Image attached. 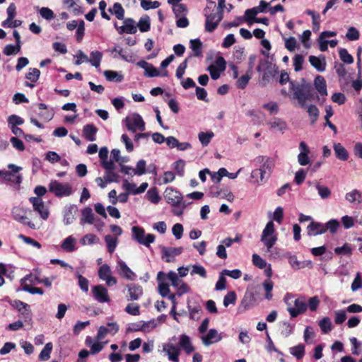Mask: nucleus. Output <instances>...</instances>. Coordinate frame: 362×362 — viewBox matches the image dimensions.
<instances>
[{"label": "nucleus", "mask_w": 362, "mask_h": 362, "mask_svg": "<svg viewBox=\"0 0 362 362\" xmlns=\"http://www.w3.org/2000/svg\"><path fill=\"white\" fill-rule=\"evenodd\" d=\"M289 88L293 92L292 95H289L285 89H282L281 93L283 95L296 99L300 107H305L306 101L310 100L313 97L311 85L306 83L304 79L302 80L300 83L297 81H291L289 83Z\"/></svg>", "instance_id": "nucleus-1"}, {"label": "nucleus", "mask_w": 362, "mask_h": 362, "mask_svg": "<svg viewBox=\"0 0 362 362\" xmlns=\"http://www.w3.org/2000/svg\"><path fill=\"white\" fill-rule=\"evenodd\" d=\"M164 198L166 202L173 206L172 212L174 215L180 216L185 209L190 203L183 200L182 194L173 187H168L164 192Z\"/></svg>", "instance_id": "nucleus-2"}, {"label": "nucleus", "mask_w": 362, "mask_h": 362, "mask_svg": "<svg viewBox=\"0 0 362 362\" xmlns=\"http://www.w3.org/2000/svg\"><path fill=\"white\" fill-rule=\"evenodd\" d=\"M294 296L291 293H287L284 297V301L287 305V310L291 317H296L307 310V303L305 297L300 296L296 298L293 302Z\"/></svg>", "instance_id": "nucleus-3"}, {"label": "nucleus", "mask_w": 362, "mask_h": 362, "mask_svg": "<svg viewBox=\"0 0 362 362\" xmlns=\"http://www.w3.org/2000/svg\"><path fill=\"white\" fill-rule=\"evenodd\" d=\"M215 11V2L208 1L206 8L204 10V14L206 17L205 30L209 33L213 32L223 19V14L218 13Z\"/></svg>", "instance_id": "nucleus-4"}, {"label": "nucleus", "mask_w": 362, "mask_h": 362, "mask_svg": "<svg viewBox=\"0 0 362 362\" xmlns=\"http://www.w3.org/2000/svg\"><path fill=\"white\" fill-rule=\"evenodd\" d=\"M132 238L138 243L143 245L147 247L155 241L156 237L154 235L148 233L146 234L143 228L139 226H133L132 228Z\"/></svg>", "instance_id": "nucleus-5"}, {"label": "nucleus", "mask_w": 362, "mask_h": 362, "mask_svg": "<svg viewBox=\"0 0 362 362\" xmlns=\"http://www.w3.org/2000/svg\"><path fill=\"white\" fill-rule=\"evenodd\" d=\"M127 129L133 133L137 130L143 132L145 130V122L141 116L138 113H133L128 115L124 119Z\"/></svg>", "instance_id": "nucleus-6"}, {"label": "nucleus", "mask_w": 362, "mask_h": 362, "mask_svg": "<svg viewBox=\"0 0 362 362\" xmlns=\"http://www.w3.org/2000/svg\"><path fill=\"white\" fill-rule=\"evenodd\" d=\"M8 168L10 169L11 171L0 170V177L6 181L20 185L22 182L23 177L18 172L22 169V168L14 164H8Z\"/></svg>", "instance_id": "nucleus-7"}, {"label": "nucleus", "mask_w": 362, "mask_h": 362, "mask_svg": "<svg viewBox=\"0 0 362 362\" xmlns=\"http://www.w3.org/2000/svg\"><path fill=\"white\" fill-rule=\"evenodd\" d=\"M49 191L57 197H67L72 194V189L69 183H62L57 180L50 182Z\"/></svg>", "instance_id": "nucleus-8"}, {"label": "nucleus", "mask_w": 362, "mask_h": 362, "mask_svg": "<svg viewBox=\"0 0 362 362\" xmlns=\"http://www.w3.org/2000/svg\"><path fill=\"white\" fill-rule=\"evenodd\" d=\"M11 214L15 221L19 222L21 224L26 225L32 229L35 228V225L29 221L28 218L27 217L26 209L20 206H14L12 209Z\"/></svg>", "instance_id": "nucleus-9"}, {"label": "nucleus", "mask_w": 362, "mask_h": 362, "mask_svg": "<svg viewBox=\"0 0 362 362\" xmlns=\"http://www.w3.org/2000/svg\"><path fill=\"white\" fill-rule=\"evenodd\" d=\"M29 201L33 205V210L39 214L41 218L47 220L49 212L42 199L40 197H30Z\"/></svg>", "instance_id": "nucleus-10"}, {"label": "nucleus", "mask_w": 362, "mask_h": 362, "mask_svg": "<svg viewBox=\"0 0 362 362\" xmlns=\"http://www.w3.org/2000/svg\"><path fill=\"white\" fill-rule=\"evenodd\" d=\"M98 276L101 280L105 281L108 286L116 285L117 283L116 278L112 276L111 269L107 264L99 268Z\"/></svg>", "instance_id": "nucleus-11"}, {"label": "nucleus", "mask_w": 362, "mask_h": 362, "mask_svg": "<svg viewBox=\"0 0 362 362\" xmlns=\"http://www.w3.org/2000/svg\"><path fill=\"white\" fill-rule=\"evenodd\" d=\"M93 296L100 303H109L110 299L107 289L103 285H96L91 288Z\"/></svg>", "instance_id": "nucleus-12"}, {"label": "nucleus", "mask_w": 362, "mask_h": 362, "mask_svg": "<svg viewBox=\"0 0 362 362\" xmlns=\"http://www.w3.org/2000/svg\"><path fill=\"white\" fill-rule=\"evenodd\" d=\"M107 325L108 327L105 326H100L99 327L96 335V340L98 341L103 339L108 334L115 335L118 332L119 325L117 324V322H108Z\"/></svg>", "instance_id": "nucleus-13"}, {"label": "nucleus", "mask_w": 362, "mask_h": 362, "mask_svg": "<svg viewBox=\"0 0 362 362\" xmlns=\"http://www.w3.org/2000/svg\"><path fill=\"white\" fill-rule=\"evenodd\" d=\"M222 338L221 334L218 333L216 329H210L206 334L200 337L203 344L206 346L220 341Z\"/></svg>", "instance_id": "nucleus-14"}, {"label": "nucleus", "mask_w": 362, "mask_h": 362, "mask_svg": "<svg viewBox=\"0 0 362 362\" xmlns=\"http://www.w3.org/2000/svg\"><path fill=\"white\" fill-rule=\"evenodd\" d=\"M160 248L161 250V257L166 262H173L174 260V257L180 255L183 251V248L182 247H168L165 246H160Z\"/></svg>", "instance_id": "nucleus-15"}, {"label": "nucleus", "mask_w": 362, "mask_h": 362, "mask_svg": "<svg viewBox=\"0 0 362 362\" xmlns=\"http://www.w3.org/2000/svg\"><path fill=\"white\" fill-rule=\"evenodd\" d=\"M116 269L120 276L128 280L133 281L136 278L135 273L122 259L117 260Z\"/></svg>", "instance_id": "nucleus-16"}, {"label": "nucleus", "mask_w": 362, "mask_h": 362, "mask_svg": "<svg viewBox=\"0 0 362 362\" xmlns=\"http://www.w3.org/2000/svg\"><path fill=\"white\" fill-rule=\"evenodd\" d=\"M255 297L252 292H246L238 307V310L243 313L252 308L255 303Z\"/></svg>", "instance_id": "nucleus-17"}, {"label": "nucleus", "mask_w": 362, "mask_h": 362, "mask_svg": "<svg viewBox=\"0 0 362 362\" xmlns=\"http://www.w3.org/2000/svg\"><path fill=\"white\" fill-rule=\"evenodd\" d=\"M163 349L167 354L169 360L174 362L179 361L180 349L177 346L173 344H166L163 345Z\"/></svg>", "instance_id": "nucleus-18"}, {"label": "nucleus", "mask_w": 362, "mask_h": 362, "mask_svg": "<svg viewBox=\"0 0 362 362\" xmlns=\"http://www.w3.org/2000/svg\"><path fill=\"white\" fill-rule=\"evenodd\" d=\"M77 211V207L74 205L71 204L69 206H66L63 211L64 214V219L63 221L65 225H70L73 223L74 220L75 219V214Z\"/></svg>", "instance_id": "nucleus-19"}, {"label": "nucleus", "mask_w": 362, "mask_h": 362, "mask_svg": "<svg viewBox=\"0 0 362 362\" xmlns=\"http://www.w3.org/2000/svg\"><path fill=\"white\" fill-rule=\"evenodd\" d=\"M166 275L163 272H159L157 275V280L158 281V292L163 297H166L170 293L169 285L163 282Z\"/></svg>", "instance_id": "nucleus-20"}, {"label": "nucleus", "mask_w": 362, "mask_h": 362, "mask_svg": "<svg viewBox=\"0 0 362 362\" xmlns=\"http://www.w3.org/2000/svg\"><path fill=\"white\" fill-rule=\"evenodd\" d=\"M308 235L315 236L325 233L324 223L312 221L307 227Z\"/></svg>", "instance_id": "nucleus-21"}, {"label": "nucleus", "mask_w": 362, "mask_h": 362, "mask_svg": "<svg viewBox=\"0 0 362 362\" xmlns=\"http://www.w3.org/2000/svg\"><path fill=\"white\" fill-rule=\"evenodd\" d=\"M129 298L128 300H137L143 295V288L140 285L130 284L127 285Z\"/></svg>", "instance_id": "nucleus-22"}, {"label": "nucleus", "mask_w": 362, "mask_h": 362, "mask_svg": "<svg viewBox=\"0 0 362 362\" xmlns=\"http://www.w3.org/2000/svg\"><path fill=\"white\" fill-rule=\"evenodd\" d=\"M94 219L95 216L90 207L87 206L81 210V217L80 219L81 225L93 224L94 223Z\"/></svg>", "instance_id": "nucleus-23"}, {"label": "nucleus", "mask_w": 362, "mask_h": 362, "mask_svg": "<svg viewBox=\"0 0 362 362\" xmlns=\"http://www.w3.org/2000/svg\"><path fill=\"white\" fill-rule=\"evenodd\" d=\"M255 161L258 163H262L261 169H264L265 173L267 170L269 173H271L272 169L274 167L275 162L274 160L269 157H266L264 156H259L255 158Z\"/></svg>", "instance_id": "nucleus-24"}, {"label": "nucleus", "mask_w": 362, "mask_h": 362, "mask_svg": "<svg viewBox=\"0 0 362 362\" xmlns=\"http://www.w3.org/2000/svg\"><path fill=\"white\" fill-rule=\"evenodd\" d=\"M308 184L311 186V185H314L315 189H317V193L319 194V196L323 199H328L330 195H331V190L327 187V186H325V185H320V183L317 181H315V182H308Z\"/></svg>", "instance_id": "nucleus-25"}, {"label": "nucleus", "mask_w": 362, "mask_h": 362, "mask_svg": "<svg viewBox=\"0 0 362 362\" xmlns=\"http://www.w3.org/2000/svg\"><path fill=\"white\" fill-rule=\"evenodd\" d=\"M309 62L311 65L315 67L318 71L322 72L326 69V61L324 56L315 57L310 56Z\"/></svg>", "instance_id": "nucleus-26"}, {"label": "nucleus", "mask_w": 362, "mask_h": 362, "mask_svg": "<svg viewBox=\"0 0 362 362\" xmlns=\"http://www.w3.org/2000/svg\"><path fill=\"white\" fill-rule=\"evenodd\" d=\"M314 86L320 95H327V84L323 76H317L314 80Z\"/></svg>", "instance_id": "nucleus-27"}, {"label": "nucleus", "mask_w": 362, "mask_h": 362, "mask_svg": "<svg viewBox=\"0 0 362 362\" xmlns=\"http://www.w3.org/2000/svg\"><path fill=\"white\" fill-rule=\"evenodd\" d=\"M124 25L119 27V33L134 34L137 29L135 25V21L132 18H126L124 20Z\"/></svg>", "instance_id": "nucleus-28"}, {"label": "nucleus", "mask_w": 362, "mask_h": 362, "mask_svg": "<svg viewBox=\"0 0 362 362\" xmlns=\"http://www.w3.org/2000/svg\"><path fill=\"white\" fill-rule=\"evenodd\" d=\"M269 3L266 2L264 0H261L259 6L254 7L251 9H247L245 11V16H249V14H252V16H256L259 13H266L267 8L269 7Z\"/></svg>", "instance_id": "nucleus-29"}, {"label": "nucleus", "mask_w": 362, "mask_h": 362, "mask_svg": "<svg viewBox=\"0 0 362 362\" xmlns=\"http://www.w3.org/2000/svg\"><path fill=\"white\" fill-rule=\"evenodd\" d=\"M97 128L93 124H86L83 127V133L88 141H94L96 139Z\"/></svg>", "instance_id": "nucleus-30"}, {"label": "nucleus", "mask_w": 362, "mask_h": 362, "mask_svg": "<svg viewBox=\"0 0 362 362\" xmlns=\"http://www.w3.org/2000/svg\"><path fill=\"white\" fill-rule=\"evenodd\" d=\"M76 239L72 235H70L64 240L61 247L66 252H71L76 250Z\"/></svg>", "instance_id": "nucleus-31"}, {"label": "nucleus", "mask_w": 362, "mask_h": 362, "mask_svg": "<svg viewBox=\"0 0 362 362\" xmlns=\"http://www.w3.org/2000/svg\"><path fill=\"white\" fill-rule=\"evenodd\" d=\"M336 157L341 160H346L349 158L348 151L339 143L334 144L333 146Z\"/></svg>", "instance_id": "nucleus-32"}, {"label": "nucleus", "mask_w": 362, "mask_h": 362, "mask_svg": "<svg viewBox=\"0 0 362 362\" xmlns=\"http://www.w3.org/2000/svg\"><path fill=\"white\" fill-rule=\"evenodd\" d=\"M11 305L16 309H17L24 316H28L30 314V305L25 303H23L19 300H13L11 303Z\"/></svg>", "instance_id": "nucleus-33"}, {"label": "nucleus", "mask_w": 362, "mask_h": 362, "mask_svg": "<svg viewBox=\"0 0 362 362\" xmlns=\"http://www.w3.org/2000/svg\"><path fill=\"white\" fill-rule=\"evenodd\" d=\"M180 346L186 352V354H189L194 351V347L191 343L190 339L188 336L185 334H182L180 337Z\"/></svg>", "instance_id": "nucleus-34"}, {"label": "nucleus", "mask_w": 362, "mask_h": 362, "mask_svg": "<svg viewBox=\"0 0 362 362\" xmlns=\"http://www.w3.org/2000/svg\"><path fill=\"white\" fill-rule=\"evenodd\" d=\"M345 199L350 203L360 204L362 202V194L358 190L354 189L346 194Z\"/></svg>", "instance_id": "nucleus-35"}, {"label": "nucleus", "mask_w": 362, "mask_h": 362, "mask_svg": "<svg viewBox=\"0 0 362 362\" xmlns=\"http://www.w3.org/2000/svg\"><path fill=\"white\" fill-rule=\"evenodd\" d=\"M265 170L264 169L257 168L252 171L251 178L254 180V182L261 185L265 182Z\"/></svg>", "instance_id": "nucleus-36"}, {"label": "nucleus", "mask_w": 362, "mask_h": 362, "mask_svg": "<svg viewBox=\"0 0 362 362\" xmlns=\"http://www.w3.org/2000/svg\"><path fill=\"white\" fill-rule=\"evenodd\" d=\"M103 58L102 52L95 50L90 54V58L88 57V62L90 63L93 66L98 68L100 66Z\"/></svg>", "instance_id": "nucleus-37"}, {"label": "nucleus", "mask_w": 362, "mask_h": 362, "mask_svg": "<svg viewBox=\"0 0 362 362\" xmlns=\"http://www.w3.org/2000/svg\"><path fill=\"white\" fill-rule=\"evenodd\" d=\"M38 107L40 110L39 115L41 118H42L45 121H49L52 119L54 116V112L51 110H48L45 104L40 103L38 105Z\"/></svg>", "instance_id": "nucleus-38"}, {"label": "nucleus", "mask_w": 362, "mask_h": 362, "mask_svg": "<svg viewBox=\"0 0 362 362\" xmlns=\"http://www.w3.org/2000/svg\"><path fill=\"white\" fill-rule=\"evenodd\" d=\"M103 74L107 81L112 82H121L124 79L122 74L115 71L106 70Z\"/></svg>", "instance_id": "nucleus-39"}, {"label": "nucleus", "mask_w": 362, "mask_h": 362, "mask_svg": "<svg viewBox=\"0 0 362 362\" xmlns=\"http://www.w3.org/2000/svg\"><path fill=\"white\" fill-rule=\"evenodd\" d=\"M105 242L107 245V251L112 254L115 250L118 244V239L117 237H113L110 235L105 236Z\"/></svg>", "instance_id": "nucleus-40"}, {"label": "nucleus", "mask_w": 362, "mask_h": 362, "mask_svg": "<svg viewBox=\"0 0 362 362\" xmlns=\"http://www.w3.org/2000/svg\"><path fill=\"white\" fill-rule=\"evenodd\" d=\"M109 12L115 15L119 20H123L124 17V10L119 3H115L112 8H109Z\"/></svg>", "instance_id": "nucleus-41"}, {"label": "nucleus", "mask_w": 362, "mask_h": 362, "mask_svg": "<svg viewBox=\"0 0 362 362\" xmlns=\"http://www.w3.org/2000/svg\"><path fill=\"white\" fill-rule=\"evenodd\" d=\"M272 129L283 131L286 129V124L279 118H274L267 123Z\"/></svg>", "instance_id": "nucleus-42"}, {"label": "nucleus", "mask_w": 362, "mask_h": 362, "mask_svg": "<svg viewBox=\"0 0 362 362\" xmlns=\"http://www.w3.org/2000/svg\"><path fill=\"white\" fill-rule=\"evenodd\" d=\"M137 26L141 32H147L150 30V18L147 15L143 16L139 21Z\"/></svg>", "instance_id": "nucleus-43"}, {"label": "nucleus", "mask_w": 362, "mask_h": 362, "mask_svg": "<svg viewBox=\"0 0 362 362\" xmlns=\"http://www.w3.org/2000/svg\"><path fill=\"white\" fill-rule=\"evenodd\" d=\"M289 352L297 359H301L305 354V346L303 344H298L297 346L291 347L289 349Z\"/></svg>", "instance_id": "nucleus-44"}, {"label": "nucleus", "mask_w": 362, "mask_h": 362, "mask_svg": "<svg viewBox=\"0 0 362 362\" xmlns=\"http://www.w3.org/2000/svg\"><path fill=\"white\" fill-rule=\"evenodd\" d=\"M214 134L211 132H201L198 134V138L203 146H206L214 137Z\"/></svg>", "instance_id": "nucleus-45"}, {"label": "nucleus", "mask_w": 362, "mask_h": 362, "mask_svg": "<svg viewBox=\"0 0 362 362\" xmlns=\"http://www.w3.org/2000/svg\"><path fill=\"white\" fill-rule=\"evenodd\" d=\"M322 332L325 334L329 332L332 329L331 320L328 317H323L318 323Z\"/></svg>", "instance_id": "nucleus-46"}, {"label": "nucleus", "mask_w": 362, "mask_h": 362, "mask_svg": "<svg viewBox=\"0 0 362 362\" xmlns=\"http://www.w3.org/2000/svg\"><path fill=\"white\" fill-rule=\"evenodd\" d=\"M334 252L338 255L351 256L352 255V247L351 245L345 243L341 247H335Z\"/></svg>", "instance_id": "nucleus-47"}, {"label": "nucleus", "mask_w": 362, "mask_h": 362, "mask_svg": "<svg viewBox=\"0 0 362 362\" xmlns=\"http://www.w3.org/2000/svg\"><path fill=\"white\" fill-rule=\"evenodd\" d=\"M52 350V344L48 342L45 344L44 349L41 351L39 358L41 361H47L50 358V354Z\"/></svg>", "instance_id": "nucleus-48"}, {"label": "nucleus", "mask_w": 362, "mask_h": 362, "mask_svg": "<svg viewBox=\"0 0 362 362\" xmlns=\"http://www.w3.org/2000/svg\"><path fill=\"white\" fill-rule=\"evenodd\" d=\"M324 226L325 232L328 230L332 234H334L337 232L338 228L339 227V222L336 219H331L325 223Z\"/></svg>", "instance_id": "nucleus-49"}, {"label": "nucleus", "mask_w": 362, "mask_h": 362, "mask_svg": "<svg viewBox=\"0 0 362 362\" xmlns=\"http://www.w3.org/2000/svg\"><path fill=\"white\" fill-rule=\"evenodd\" d=\"M202 43L199 39L190 40V48L194 52V56H199L202 54Z\"/></svg>", "instance_id": "nucleus-50"}, {"label": "nucleus", "mask_w": 362, "mask_h": 362, "mask_svg": "<svg viewBox=\"0 0 362 362\" xmlns=\"http://www.w3.org/2000/svg\"><path fill=\"white\" fill-rule=\"evenodd\" d=\"M308 112L310 119L311 124L315 123L319 117V110L314 105H310L308 107Z\"/></svg>", "instance_id": "nucleus-51"}, {"label": "nucleus", "mask_w": 362, "mask_h": 362, "mask_svg": "<svg viewBox=\"0 0 362 362\" xmlns=\"http://www.w3.org/2000/svg\"><path fill=\"white\" fill-rule=\"evenodd\" d=\"M187 308L189 313V317L192 320H198L199 319V314L202 310L201 306L199 305L192 306L190 304L188 303Z\"/></svg>", "instance_id": "nucleus-52"}, {"label": "nucleus", "mask_w": 362, "mask_h": 362, "mask_svg": "<svg viewBox=\"0 0 362 362\" xmlns=\"http://www.w3.org/2000/svg\"><path fill=\"white\" fill-rule=\"evenodd\" d=\"M262 285L266 291L264 296L265 298L267 300H271L273 296L272 293L274 286L273 282L270 280V279H267L263 282Z\"/></svg>", "instance_id": "nucleus-53"}, {"label": "nucleus", "mask_w": 362, "mask_h": 362, "mask_svg": "<svg viewBox=\"0 0 362 362\" xmlns=\"http://www.w3.org/2000/svg\"><path fill=\"white\" fill-rule=\"evenodd\" d=\"M40 71L36 68H30L28 72L25 75V78L32 83H35L40 77Z\"/></svg>", "instance_id": "nucleus-54"}, {"label": "nucleus", "mask_w": 362, "mask_h": 362, "mask_svg": "<svg viewBox=\"0 0 362 362\" xmlns=\"http://www.w3.org/2000/svg\"><path fill=\"white\" fill-rule=\"evenodd\" d=\"M99 242V238L93 233L86 234L81 240L82 245H93Z\"/></svg>", "instance_id": "nucleus-55"}, {"label": "nucleus", "mask_w": 362, "mask_h": 362, "mask_svg": "<svg viewBox=\"0 0 362 362\" xmlns=\"http://www.w3.org/2000/svg\"><path fill=\"white\" fill-rule=\"evenodd\" d=\"M21 45H7L4 49V54L6 56L18 54L21 51Z\"/></svg>", "instance_id": "nucleus-56"}, {"label": "nucleus", "mask_w": 362, "mask_h": 362, "mask_svg": "<svg viewBox=\"0 0 362 362\" xmlns=\"http://www.w3.org/2000/svg\"><path fill=\"white\" fill-rule=\"evenodd\" d=\"M173 11L176 18L187 15V9L185 4H180L173 6Z\"/></svg>", "instance_id": "nucleus-57"}, {"label": "nucleus", "mask_w": 362, "mask_h": 362, "mask_svg": "<svg viewBox=\"0 0 362 362\" xmlns=\"http://www.w3.org/2000/svg\"><path fill=\"white\" fill-rule=\"evenodd\" d=\"M285 47L290 52H293L297 47V40L294 37H284Z\"/></svg>", "instance_id": "nucleus-58"}, {"label": "nucleus", "mask_w": 362, "mask_h": 362, "mask_svg": "<svg viewBox=\"0 0 362 362\" xmlns=\"http://www.w3.org/2000/svg\"><path fill=\"white\" fill-rule=\"evenodd\" d=\"M277 240V238L276 236H261V241L266 246L268 251L275 245Z\"/></svg>", "instance_id": "nucleus-59"}, {"label": "nucleus", "mask_w": 362, "mask_h": 362, "mask_svg": "<svg viewBox=\"0 0 362 362\" xmlns=\"http://www.w3.org/2000/svg\"><path fill=\"white\" fill-rule=\"evenodd\" d=\"M341 60L346 64H352L354 62L353 57L348 52L346 49H341L339 52Z\"/></svg>", "instance_id": "nucleus-60"}, {"label": "nucleus", "mask_w": 362, "mask_h": 362, "mask_svg": "<svg viewBox=\"0 0 362 362\" xmlns=\"http://www.w3.org/2000/svg\"><path fill=\"white\" fill-rule=\"evenodd\" d=\"M251 78V74L247 72L246 74L242 76L237 81V87L240 89H244L246 86L247 85L250 79Z\"/></svg>", "instance_id": "nucleus-61"}, {"label": "nucleus", "mask_w": 362, "mask_h": 362, "mask_svg": "<svg viewBox=\"0 0 362 362\" xmlns=\"http://www.w3.org/2000/svg\"><path fill=\"white\" fill-rule=\"evenodd\" d=\"M23 122V119L16 115H12L8 117V124L10 127L21 125Z\"/></svg>", "instance_id": "nucleus-62"}, {"label": "nucleus", "mask_w": 362, "mask_h": 362, "mask_svg": "<svg viewBox=\"0 0 362 362\" xmlns=\"http://www.w3.org/2000/svg\"><path fill=\"white\" fill-rule=\"evenodd\" d=\"M304 57L301 54H296L293 57V67L296 71H300L303 69Z\"/></svg>", "instance_id": "nucleus-63"}, {"label": "nucleus", "mask_w": 362, "mask_h": 362, "mask_svg": "<svg viewBox=\"0 0 362 362\" xmlns=\"http://www.w3.org/2000/svg\"><path fill=\"white\" fill-rule=\"evenodd\" d=\"M167 277L172 283V286L177 288L182 282V281L180 279L178 275L173 271H170L168 272Z\"/></svg>", "instance_id": "nucleus-64"}]
</instances>
